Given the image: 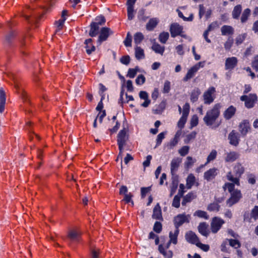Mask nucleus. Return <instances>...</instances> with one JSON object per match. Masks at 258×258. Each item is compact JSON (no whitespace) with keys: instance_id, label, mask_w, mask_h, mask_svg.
<instances>
[{"instance_id":"nucleus-32","label":"nucleus","mask_w":258,"mask_h":258,"mask_svg":"<svg viewBox=\"0 0 258 258\" xmlns=\"http://www.w3.org/2000/svg\"><path fill=\"white\" fill-rule=\"evenodd\" d=\"M196 195L193 192H189L186 196L183 197V200L182 201V205L185 206L187 203L190 202L192 200L196 198Z\"/></svg>"},{"instance_id":"nucleus-1","label":"nucleus","mask_w":258,"mask_h":258,"mask_svg":"<svg viewBox=\"0 0 258 258\" xmlns=\"http://www.w3.org/2000/svg\"><path fill=\"white\" fill-rule=\"evenodd\" d=\"M234 187L235 185L233 183L229 182L225 183L223 186L224 190H225L227 189L230 193L231 196L226 201L227 205L229 207L238 203L242 198V194L240 190L234 189Z\"/></svg>"},{"instance_id":"nucleus-64","label":"nucleus","mask_w":258,"mask_h":258,"mask_svg":"<svg viewBox=\"0 0 258 258\" xmlns=\"http://www.w3.org/2000/svg\"><path fill=\"white\" fill-rule=\"evenodd\" d=\"M170 90V82L168 81H166L164 84L163 89V93H168Z\"/></svg>"},{"instance_id":"nucleus-60","label":"nucleus","mask_w":258,"mask_h":258,"mask_svg":"<svg viewBox=\"0 0 258 258\" xmlns=\"http://www.w3.org/2000/svg\"><path fill=\"white\" fill-rule=\"evenodd\" d=\"M162 229V226L160 222H156L154 224L153 230L157 233H160Z\"/></svg>"},{"instance_id":"nucleus-53","label":"nucleus","mask_w":258,"mask_h":258,"mask_svg":"<svg viewBox=\"0 0 258 258\" xmlns=\"http://www.w3.org/2000/svg\"><path fill=\"white\" fill-rule=\"evenodd\" d=\"M64 21V19H60L55 22V25L56 26V33L62 29Z\"/></svg>"},{"instance_id":"nucleus-23","label":"nucleus","mask_w":258,"mask_h":258,"mask_svg":"<svg viewBox=\"0 0 258 258\" xmlns=\"http://www.w3.org/2000/svg\"><path fill=\"white\" fill-rule=\"evenodd\" d=\"M181 162V159L179 158L172 159L171 163V172L172 175L177 171Z\"/></svg>"},{"instance_id":"nucleus-8","label":"nucleus","mask_w":258,"mask_h":258,"mask_svg":"<svg viewBox=\"0 0 258 258\" xmlns=\"http://www.w3.org/2000/svg\"><path fill=\"white\" fill-rule=\"evenodd\" d=\"M224 223L225 221L219 217L213 218L211 222V230L212 233H217Z\"/></svg>"},{"instance_id":"nucleus-17","label":"nucleus","mask_w":258,"mask_h":258,"mask_svg":"<svg viewBox=\"0 0 258 258\" xmlns=\"http://www.w3.org/2000/svg\"><path fill=\"white\" fill-rule=\"evenodd\" d=\"M239 157V154L235 151L227 152L225 154L224 160L226 162H233Z\"/></svg>"},{"instance_id":"nucleus-26","label":"nucleus","mask_w":258,"mask_h":258,"mask_svg":"<svg viewBox=\"0 0 258 258\" xmlns=\"http://www.w3.org/2000/svg\"><path fill=\"white\" fill-rule=\"evenodd\" d=\"M92 39L91 38L87 39L85 40L84 43L86 52L88 54H90L92 52L95 50V47L92 44Z\"/></svg>"},{"instance_id":"nucleus-63","label":"nucleus","mask_w":258,"mask_h":258,"mask_svg":"<svg viewBox=\"0 0 258 258\" xmlns=\"http://www.w3.org/2000/svg\"><path fill=\"white\" fill-rule=\"evenodd\" d=\"M138 69H130L128 71L127 76L130 78H134L137 73Z\"/></svg>"},{"instance_id":"nucleus-50","label":"nucleus","mask_w":258,"mask_h":258,"mask_svg":"<svg viewBox=\"0 0 258 258\" xmlns=\"http://www.w3.org/2000/svg\"><path fill=\"white\" fill-rule=\"evenodd\" d=\"M91 258H101L100 250L98 248L95 247L91 250Z\"/></svg>"},{"instance_id":"nucleus-58","label":"nucleus","mask_w":258,"mask_h":258,"mask_svg":"<svg viewBox=\"0 0 258 258\" xmlns=\"http://www.w3.org/2000/svg\"><path fill=\"white\" fill-rule=\"evenodd\" d=\"M199 122V118L197 115H194L192 116L190 119V126L191 127L197 126Z\"/></svg>"},{"instance_id":"nucleus-52","label":"nucleus","mask_w":258,"mask_h":258,"mask_svg":"<svg viewBox=\"0 0 258 258\" xmlns=\"http://www.w3.org/2000/svg\"><path fill=\"white\" fill-rule=\"evenodd\" d=\"M16 36V33L15 31H11L6 36V40L8 43H11Z\"/></svg>"},{"instance_id":"nucleus-9","label":"nucleus","mask_w":258,"mask_h":258,"mask_svg":"<svg viewBox=\"0 0 258 258\" xmlns=\"http://www.w3.org/2000/svg\"><path fill=\"white\" fill-rule=\"evenodd\" d=\"M170 32L172 37L174 38L177 36H181L185 37V35H182L183 27L177 23H174L171 24L170 27Z\"/></svg>"},{"instance_id":"nucleus-35","label":"nucleus","mask_w":258,"mask_h":258,"mask_svg":"<svg viewBox=\"0 0 258 258\" xmlns=\"http://www.w3.org/2000/svg\"><path fill=\"white\" fill-rule=\"evenodd\" d=\"M135 56L137 59L140 60L145 58L144 50L140 47L137 46L135 48Z\"/></svg>"},{"instance_id":"nucleus-38","label":"nucleus","mask_w":258,"mask_h":258,"mask_svg":"<svg viewBox=\"0 0 258 258\" xmlns=\"http://www.w3.org/2000/svg\"><path fill=\"white\" fill-rule=\"evenodd\" d=\"M226 177H227V179L228 180L232 182V183H233L234 184H236L238 186L240 185V182H239V178H238L237 176H236L235 177H234L232 174L231 172H229L227 173Z\"/></svg>"},{"instance_id":"nucleus-49","label":"nucleus","mask_w":258,"mask_h":258,"mask_svg":"<svg viewBox=\"0 0 258 258\" xmlns=\"http://www.w3.org/2000/svg\"><path fill=\"white\" fill-rule=\"evenodd\" d=\"M99 94L101 96V100H104L105 99L104 92L107 90V89L102 83H100L99 84Z\"/></svg>"},{"instance_id":"nucleus-56","label":"nucleus","mask_w":258,"mask_h":258,"mask_svg":"<svg viewBox=\"0 0 258 258\" xmlns=\"http://www.w3.org/2000/svg\"><path fill=\"white\" fill-rule=\"evenodd\" d=\"M165 103L163 102H162L159 105L157 108L153 110L154 113L155 114L161 113L162 112V111L165 109Z\"/></svg>"},{"instance_id":"nucleus-40","label":"nucleus","mask_w":258,"mask_h":258,"mask_svg":"<svg viewBox=\"0 0 258 258\" xmlns=\"http://www.w3.org/2000/svg\"><path fill=\"white\" fill-rule=\"evenodd\" d=\"M250 12L251 11L248 8H247L244 10L240 19L241 23H244L246 22L248 18L250 16Z\"/></svg>"},{"instance_id":"nucleus-22","label":"nucleus","mask_w":258,"mask_h":258,"mask_svg":"<svg viewBox=\"0 0 258 258\" xmlns=\"http://www.w3.org/2000/svg\"><path fill=\"white\" fill-rule=\"evenodd\" d=\"M199 184L198 182L196 181L195 176L192 174H189L186 179L187 188L190 189L193 185H196L198 186Z\"/></svg>"},{"instance_id":"nucleus-18","label":"nucleus","mask_w":258,"mask_h":258,"mask_svg":"<svg viewBox=\"0 0 258 258\" xmlns=\"http://www.w3.org/2000/svg\"><path fill=\"white\" fill-rule=\"evenodd\" d=\"M199 69V66L198 65H195L192 68H191L188 71L186 76L183 78V81L186 82L195 76L196 73L198 71Z\"/></svg>"},{"instance_id":"nucleus-12","label":"nucleus","mask_w":258,"mask_h":258,"mask_svg":"<svg viewBox=\"0 0 258 258\" xmlns=\"http://www.w3.org/2000/svg\"><path fill=\"white\" fill-rule=\"evenodd\" d=\"M238 59L236 57L232 56L226 58L225 67L227 70H232L237 66Z\"/></svg>"},{"instance_id":"nucleus-3","label":"nucleus","mask_w":258,"mask_h":258,"mask_svg":"<svg viewBox=\"0 0 258 258\" xmlns=\"http://www.w3.org/2000/svg\"><path fill=\"white\" fill-rule=\"evenodd\" d=\"M190 218L189 214L183 213L177 215L173 219V223L175 228L179 229V227L184 223H188Z\"/></svg>"},{"instance_id":"nucleus-2","label":"nucleus","mask_w":258,"mask_h":258,"mask_svg":"<svg viewBox=\"0 0 258 258\" xmlns=\"http://www.w3.org/2000/svg\"><path fill=\"white\" fill-rule=\"evenodd\" d=\"M220 104H216L207 112L203 120L207 126H212L216 124V120L220 114Z\"/></svg>"},{"instance_id":"nucleus-21","label":"nucleus","mask_w":258,"mask_h":258,"mask_svg":"<svg viewBox=\"0 0 258 258\" xmlns=\"http://www.w3.org/2000/svg\"><path fill=\"white\" fill-rule=\"evenodd\" d=\"M159 20L157 18H153L149 20L146 25V29L148 31H152L157 26Z\"/></svg>"},{"instance_id":"nucleus-61","label":"nucleus","mask_w":258,"mask_h":258,"mask_svg":"<svg viewBox=\"0 0 258 258\" xmlns=\"http://www.w3.org/2000/svg\"><path fill=\"white\" fill-rule=\"evenodd\" d=\"M132 37L129 33L127 34L126 37L124 41V44L126 47H130L132 45Z\"/></svg>"},{"instance_id":"nucleus-10","label":"nucleus","mask_w":258,"mask_h":258,"mask_svg":"<svg viewBox=\"0 0 258 258\" xmlns=\"http://www.w3.org/2000/svg\"><path fill=\"white\" fill-rule=\"evenodd\" d=\"M171 242H170V241H169L165 245L160 244L159 245L158 250L159 252L164 255L165 258H172L173 256L172 251L168 250Z\"/></svg>"},{"instance_id":"nucleus-55","label":"nucleus","mask_w":258,"mask_h":258,"mask_svg":"<svg viewBox=\"0 0 258 258\" xmlns=\"http://www.w3.org/2000/svg\"><path fill=\"white\" fill-rule=\"evenodd\" d=\"M189 150V147L188 146H184L178 150V153L181 156H185L188 154Z\"/></svg>"},{"instance_id":"nucleus-30","label":"nucleus","mask_w":258,"mask_h":258,"mask_svg":"<svg viewBox=\"0 0 258 258\" xmlns=\"http://www.w3.org/2000/svg\"><path fill=\"white\" fill-rule=\"evenodd\" d=\"M208 225L205 222L201 223L198 226V230L199 232L205 236H207L209 234V231L208 229Z\"/></svg>"},{"instance_id":"nucleus-51","label":"nucleus","mask_w":258,"mask_h":258,"mask_svg":"<svg viewBox=\"0 0 258 258\" xmlns=\"http://www.w3.org/2000/svg\"><path fill=\"white\" fill-rule=\"evenodd\" d=\"M145 10L143 9L139 10L138 15V18L139 20L142 21H146L148 17L145 16Z\"/></svg>"},{"instance_id":"nucleus-44","label":"nucleus","mask_w":258,"mask_h":258,"mask_svg":"<svg viewBox=\"0 0 258 258\" xmlns=\"http://www.w3.org/2000/svg\"><path fill=\"white\" fill-rule=\"evenodd\" d=\"M169 34L168 32H163L160 34L159 36V41L165 44L169 38Z\"/></svg>"},{"instance_id":"nucleus-5","label":"nucleus","mask_w":258,"mask_h":258,"mask_svg":"<svg viewBox=\"0 0 258 258\" xmlns=\"http://www.w3.org/2000/svg\"><path fill=\"white\" fill-rule=\"evenodd\" d=\"M190 106L188 103H186L183 106L182 116L177 123V126L180 129H182L186 122L189 112Z\"/></svg>"},{"instance_id":"nucleus-19","label":"nucleus","mask_w":258,"mask_h":258,"mask_svg":"<svg viewBox=\"0 0 258 258\" xmlns=\"http://www.w3.org/2000/svg\"><path fill=\"white\" fill-rule=\"evenodd\" d=\"M110 29L107 27H103L101 29L100 34L99 36L98 41L101 42L105 41L109 35Z\"/></svg>"},{"instance_id":"nucleus-47","label":"nucleus","mask_w":258,"mask_h":258,"mask_svg":"<svg viewBox=\"0 0 258 258\" xmlns=\"http://www.w3.org/2000/svg\"><path fill=\"white\" fill-rule=\"evenodd\" d=\"M227 240L229 241V245L235 248H238L241 246V244L238 240L233 239H227Z\"/></svg>"},{"instance_id":"nucleus-39","label":"nucleus","mask_w":258,"mask_h":258,"mask_svg":"<svg viewBox=\"0 0 258 258\" xmlns=\"http://www.w3.org/2000/svg\"><path fill=\"white\" fill-rule=\"evenodd\" d=\"M220 208V206L217 202H213L208 206L207 210L210 212H218Z\"/></svg>"},{"instance_id":"nucleus-46","label":"nucleus","mask_w":258,"mask_h":258,"mask_svg":"<svg viewBox=\"0 0 258 258\" xmlns=\"http://www.w3.org/2000/svg\"><path fill=\"white\" fill-rule=\"evenodd\" d=\"M233 43V39L231 36L228 37L224 45L225 50H229L232 46Z\"/></svg>"},{"instance_id":"nucleus-25","label":"nucleus","mask_w":258,"mask_h":258,"mask_svg":"<svg viewBox=\"0 0 258 258\" xmlns=\"http://www.w3.org/2000/svg\"><path fill=\"white\" fill-rule=\"evenodd\" d=\"M221 34L222 35H232L234 34V28L229 25H224L221 28Z\"/></svg>"},{"instance_id":"nucleus-34","label":"nucleus","mask_w":258,"mask_h":258,"mask_svg":"<svg viewBox=\"0 0 258 258\" xmlns=\"http://www.w3.org/2000/svg\"><path fill=\"white\" fill-rule=\"evenodd\" d=\"M179 229L175 228L174 232H170L169 233V238L170 242H172L174 244H176L177 242V236L179 234Z\"/></svg>"},{"instance_id":"nucleus-4","label":"nucleus","mask_w":258,"mask_h":258,"mask_svg":"<svg viewBox=\"0 0 258 258\" xmlns=\"http://www.w3.org/2000/svg\"><path fill=\"white\" fill-rule=\"evenodd\" d=\"M128 139V137L126 136V131L124 128L121 130L118 135L117 142L118 145V148L119 150V155H121L123 149V147L125 146L126 142Z\"/></svg>"},{"instance_id":"nucleus-36","label":"nucleus","mask_w":258,"mask_h":258,"mask_svg":"<svg viewBox=\"0 0 258 258\" xmlns=\"http://www.w3.org/2000/svg\"><path fill=\"white\" fill-rule=\"evenodd\" d=\"M152 49L157 53H159L161 55H163L165 48L164 46H162L160 44L157 43H154L152 46Z\"/></svg>"},{"instance_id":"nucleus-27","label":"nucleus","mask_w":258,"mask_h":258,"mask_svg":"<svg viewBox=\"0 0 258 258\" xmlns=\"http://www.w3.org/2000/svg\"><path fill=\"white\" fill-rule=\"evenodd\" d=\"M236 109L231 105L224 112V116L226 119H230L235 113Z\"/></svg>"},{"instance_id":"nucleus-11","label":"nucleus","mask_w":258,"mask_h":258,"mask_svg":"<svg viewBox=\"0 0 258 258\" xmlns=\"http://www.w3.org/2000/svg\"><path fill=\"white\" fill-rule=\"evenodd\" d=\"M218 171V169L215 167L209 169L204 173V179L208 181L213 180L217 175Z\"/></svg>"},{"instance_id":"nucleus-15","label":"nucleus","mask_w":258,"mask_h":258,"mask_svg":"<svg viewBox=\"0 0 258 258\" xmlns=\"http://www.w3.org/2000/svg\"><path fill=\"white\" fill-rule=\"evenodd\" d=\"M185 239L188 242L197 245L200 241L197 235L192 231H190L185 234Z\"/></svg>"},{"instance_id":"nucleus-20","label":"nucleus","mask_w":258,"mask_h":258,"mask_svg":"<svg viewBox=\"0 0 258 258\" xmlns=\"http://www.w3.org/2000/svg\"><path fill=\"white\" fill-rule=\"evenodd\" d=\"M152 218L157 220H163L161 209L159 204H157L153 209Z\"/></svg>"},{"instance_id":"nucleus-16","label":"nucleus","mask_w":258,"mask_h":258,"mask_svg":"<svg viewBox=\"0 0 258 258\" xmlns=\"http://www.w3.org/2000/svg\"><path fill=\"white\" fill-rule=\"evenodd\" d=\"M81 236L80 232L76 229L70 230L68 232V238L71 241H78Z\"/></svg>"},{"instance_id":"nucleus-45","label":"nucleus","mask_w":258,"mask_h":258,"mask_svg":"<svg viewBox=\"0 0 258 258\" xmlns=\"http://www.w3.org/2000/svg\"><path fill=\"white\" fill-rule=\"evenodd\" d=\"M217 152L215 150H213L210 154L208 155L207 158V162L205 163V164H207L209 163H210L211 161H213L215 160L217 157Z\"/></svg>"},{"instance_id":"nucleus-59","label":"nucleus","mask_w":258,"mask_h":258,"mask_svg":"<svg viewBox=\"0 0 258 258\" xmlns=\"http://www.w3.org/2000/svg\"><path fill=\"white\" fill-rule=\"evenodd\" d=\"M251 217L255 220L258 219V206H255L251 212Z\"/></svg>"},{"instance_id":"nucleus-28","label":"nucleus","mask_w":258,"mask_h":258,"mask_svg":"<svg viewBox=\"0 0 258 258\" xmlns=\"http://www.w3.org/2000/svg\"><path fill=\"white\" fill-rule=\"evenodd\" d=\"M90 30L89 32V36L91 37L96 36L98 33L99 26L97 23L92 22L90 25Z\"/></svg>"},{"instance_id":"nucleus-54","label":"nucleus","mask_w":258,"mask_h":258,"mask_svg":"<svg viewBox=\"0 0 258 258\" xmlns=\"http://www.w3.org/2000/svg\"><path fill=\"white\" fill-rule=\"evenodd\" d=\"M178 12V16L182 18L185 21H192L194 19L193 14H191L189 17L187 18L183 16V14L178 10H177Z\"/></svg>"},{"instance_id":"nucleus-7","label":"nucleus","mask_w":258,"mask_h":258,"mask_svg":"<svg viewBox=\"0 0 258 258\" xmlns=\"http://www.w3.org/2000/svg\"><path fill=\"white\" fill-rule=\"evenodd\" d=\"M215 92V88L214 87H211L204 93L203 98L205 104H210L214 101Z\"/></svg>"},{"instance_id":"nucleus-6","label":"nucleus","mask_w":258,"mask_h":258,"mask_svg":"<svg viewBox=\"0 0 258 258\" xmlns=\"http://www.w3.org/2000/svg\"><path fill=\"white\" fill-rule=\"evenodd\" d=\"M257 97L255 94H250L249 95H243L240 100L245 102V105L248 108L253 107L257 101Z\"/></svg>"},{"instance_id":"nucleus-14","label":"nucleus","mask_w":258,"mask_h":258,"mask_svg":"<svg viewBox=\"0 0 258 258\" xmlns=\"http://www.w3.org/2000/svg\"><path fill=\"white\" fill-rule=\"evenodd\" d=\"M250 130L249 122L247 120H243L239 125V131L243 136H245Z\"/></svg>"},{"instance_id":"nucleus-13","label":"nucleus","mask_w":258,"mask_h":258,"mask_svg":"<svg viewBox=\"0 0 258 258\" xmlns=\"http://www.w3.org/2000/svg\"><path fill=\"white\" fill-rule=\"evenodd\" d=\"M239 135L235 131L233 130L228 136L229 143L234 146H237L239 142Z\"/></svg>"},{"instance_id":"nucleus-37","label":"nucleus","mask_w":258,"mask_h":258,"mask_svg":"<svg viewBox=\"0 0 258 258\" xmlns=\"http://www.w3.org/2000/svg\"><path fill=\"white\" fill-rule=\"evenodd\" d=\"M244 171L243 167L240 164H237L234 167V172L235 173V176L238 178L241 176V175L243 173Z\"/></svg>"},{"instance_id":"nucleus-31","label":"nucleus","mask_w":258,"mask_h":258,"mask_svg":"<svg viewBox=\"0 0 258 258\" xmlns=\"http://www.w3.org/2000/svg\"><path fill=\"white\" fill-rule=\"evenodd\" d=\"M201 92L199 88H196L194 89L191 92L190 95V99L191 102L194 103L198 101L199 96L201 94Z\"/></svg>"},{"instance_id":"nucleus-33","label":"nucleus","mask_w":258,"mask_h":258,"mask_svg":"<svg viewBox=\"0 0 258 258\" xmlns=\"http://www.w3.org/2000/svg\"><path fill=\"white\" fill-rule=\"evenodd\" d=\"M242 7L240 5H238L234 7L232 11V17L235 19H238L241 13Z\"/></svg>"},{"instance_id":"nucleus-29","label":"nucleus","mask_w":258,"mask_h":258,"mask_svg":"<svg viewBox=\"0 0 258 258\" xmlns=\"http://www.w3.org/2000/svg\"><path fill=\"white\" fill-rule=\"evenodd\" d=\"M6 94L4 90L2 88L0 89V112L3 113L5 109L6 103Z\"/></svg>"},{"instance_id":"nucleus-48","label":"nucleus","mask_w":258,"mask_h":258,"mask_svg":"<svg viewBox=\"0 0 258 258\" xmlns=\"http://www.w3.org/2000/svg\"><path fill=\"white\" fill-rule=\"evenodd\" d=\"M144 39V36L141 32H138L134 36V41L137 44H140Z\"/></svg>"},{"instance_id":"nucleus-42","label":"nucleus","mask_w":258,"mask_h":258,"mask_svg":"<svg viewBox=\"0 0 258 258\" xmlns=\"http://www.w3.org/2000/svg\"><path fill=\"white\" fill-rule=\"evenodd\" d=\"M247 36L246 33H243L241 34H239L235 38V44L236 45L238 46L241 44L244 40L245 39Z\"/></svg>"},{"instance_id":"nucleus-57","label":"nucleus","mask_w":258,"mask_h":258,"mask_svg":"<svg viewBox=\"0 0 258 258\" xmlns=\"http://www.w3.org/2000/svg\"><path fill=\"white\" fill-rule=\"evenodd\" d=\"M180 197L176 195L174 197L172 205L173 207L178 208L180 206Z\"/></svg>"},{"instance_id":"nucleus-43","label":"nucleus","mask_w":258,"mask_h":258,"mask_svg":"<svg viewBox=\"0 0 258 258\" xmlns=\"http://www.w3.org/2000/svg\"><path fill=\"white\" fill-rule=\"evenodd\" d=\"M194 215L195 216H198L200 218H203L205 219H208L209 218V216L207 214V212L202 210L196 211L195 212Z\"/></svg>"},{"instance_id":"nucleus-41","label":"nucleus","mask_w":258,"mask_h":258,"mask_svg":"<svg viewBox=\"0 0 258 258\" xmlns=\"http://www.w3.org/2000/svg\"><path fill=\"white\" fill-rule=\"evenodd\" d=\"M196 161V160L195 159H193L191 157H187L186 161L184 162L185 168L188 169L191 167Z\"/></svg>"},{"instance_id":"nucleus-24","label":"nucleus","mask_w":258,"mask_h":258,"mask_svg":"<svg viewBox=\"0 0 258 258\" xmlns=\"http://www.w3.org/2000/svg\"><path fill=\"white\" fill-rule=\"evenodd\" d=\"M139 96L141 99L145 100L144 102L142 104V106L144 107H147L151 103L150 100L149 99V96L147 92L144 91H140Z\"/></svg>"},{"instance_id":"nucleus-62","label":"nucleus","mask_w":258,"mask_h":258,"mask_svg":"<svg viewBox=\"0 0 258 258\" xmlns=\"http://www.w3.org/2000/svg\"><path fill=\"white\" fill-rule=\"evenodd\" d=\"M165 138L164 133H161L157 136L156 140V147L159 146L162 143V140Z\"/></svg>"}]
</instances>
